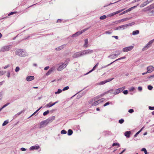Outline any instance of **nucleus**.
<instances>
[{
    "mask_svg": "<svg viewBox=\"0 0 154 154\" xmlns=\"http://www.w3.org/2000/svg\"><path fill=\"white\" fill-rule=\"evenodd\" d=\"M53 119H52V118H49L46 120L41 122L39 123V128H41L45 127L48 123L51 122Z\"/></svg>",
    "mask_w": 154,
    "mask_h": 154,
    "instance_id": "obj_1",
    "label": "nucleus"
},
{
    "mask_svg": "<svg viewBox=\"0 0 154 154\" xmlns=\"http://www.w3.org/2000/svg\"><path fill=\"white\" fill-rule=\"evenodd\" d=\"M113 89H111L110 90H109L106 92H104L103 93L100 95V96H97L94 97V98L92 100H97L99 98L102 97L105 94H108L109 93H110L111 94H113Z\"/></svg>",
    "mask_w": 154,
    "mask_h": 154,
    "instance_id": "obj_2",
    "label": "nucleus"
},
{
    "mask_svg": "<svg viewBox=\"0 0 154 154\" xmlns=\"http://www.w3.org/2000/svg\"><path fill=\"white\" fill-rule=\"evenodd\" d=\"M16 54L21 57H25L28 55V54L25 51L20 49L16 51Z\"/></svg>",
    "mask_w": 154,
    "mask_h": 154,
    "instance_id": "obj_3",
    "label": "nucleus"
},
{
    "mask_svg": "<svg viewBox=\"0 0 154 154\" xmlns=\"http://www.w3.org/2000/svg\"><path fill=\"white\" fill-rule=\"evenodd\" d=\"M93 98H92V100H91V101L93 103L92 104V106H95L97 105L99 103L102 102L104 101V99L103 98L101 99L98 100L97 101H96V100H97L98 99H97V100H92Z\"/></svg>",
    "mask_w": 154,
    "mask_h": 154,
    "instance_id": "obj_4",
    "label": "nucleus"
},
{
    "mask_svg": "<svg viewBox=\"0 0 154 154\" xmlns=\"http://www.w3.org/2000/svg\"><path fill=\"white\" fill-rule=\"evenodd\" d=\"M10 45L4 46L0 49V52H5L9 51L10 49Z\"/></svg>",
    "mask_w": 154,
    "mask_h": 154,
    "instance_id": "obj_5",
    "label": "nucleus"
},
{
    "mask_svg": "<svg viewBox=\"0 0 154 154\" xmlns=\"http://www.w3.org/2000/svg\"><path fill=\"white\" fill-rule=\"evenodd\" d=\"M125 88V87H123L116 89L113 92V94L115 95L119 94L122 92Z\"/></svg>",
    "mask_w": 154,
    "mask_h": 154,
    "instance_id": "obj_6",
    "label": "nucleus"
},
{
    "mask_svg": "<svg viewBox=\"0 0 154 154\" xmlns=\"http://www.w3.org/2000/svg\"><path fill=\"white\" fill-rule=\"evenodd\" d=\"M154 41V39L151 40L142 49V50L143 51H144L146 50L148 48H149V47H150V45Z\"/></svg>",
    "mask_w": 154,
    "mask_h": 154,
    "instance_id": "obj_7",
    "label": "nucleus"
},
{
    "mask_svg": "<svg viewBox=\"0 0 154 154\" xmlns=\"http://www.w3.org/2000/svg\"><path fill=\"white\" fill-rule=\"evenodd\" d=\"M82 56H83V55L82 54V51H81L74 54L73 55L72 57L74 58H76Z\"/></svg>",
    "mask_w": 154,
    "mask_h": 154,
    "instance_id": "obj_8",
    "label": "nucleus"
},
{
    "mask_svg": "<svg viewBox=\"0 0 154 154\" xmlns=\"http://www.w3.org/2000/svg\"><path fill=\"white\" fill-rule=\"evenodd\" d=\"M82 54L83 55L91 54L93 52V51L91 50H86L82 51Z\"/></svg>",
    "mask_w": 154,
    "mask_h": 154,
    "instance_id": "obj_9",
    "label": "nucleus"
},
{
    "mask_svg": "<svg viewBox=\"0 0 154 154\" xmlns=\"http://www.w3.org/2000/svg\"><path fill=\"white\" fill-rule=\"evenodd\" d=\"M133 47L132 46L125 47L123 49L122 51L123 52H127L132 50Z\"/></svg>",
    "mask_w": 154,
    "mask_h": 154,
    "instance_id": "obj_10",
    "label": "nucleus"
},
{
    "mask_svg": "<svg viewBox=\"0 0 154 154\" xmlns=\"http://www.w3.org/2000/svg\"><path fill=\"white\" fill-rule=\"evenodd\" d=\"M147 72L148 73H150L154 70V67L150 66H148L147 68Z\"/></svg>",
    "mask_w": 154,
    "mask_h": 154,
    "instance_id": "obj_11",
    "label": "nucleus"
},
{
    "mask_svg": "<svg viewBox=\"0 0 154 154\" xmlns=\"http://www.w3.org/2000/svg\"><path fill=\"white\" fill-rule=\"evenodd\" d=\"M66 66L64 63L62 64L61 65L59 66V67L57 68V69L58 71H61L64 69Z\"/></svg>",
    "mask_w": 154,
    "mask_h": 154,
    "instance_id": "obj_12",
    "label": "nucleus"
},
{
    "mask_svg": "<svg viewBox=\"0 0 154 154\" xmlns=\"http://www.w3.org/2000/svg\"><path fill=\"white\" fill-rule=\"evenodd\" d=\"M113 79H107V80H105L104 81H103L99 83L98 84L99 85H103V84H105V83H106V82H109L111 81Z\"/></svg>",
    "mask_w": 154,
    "mask_h": 154,
    "instance_id": "obj_13",
    "label": "nucleus"
},
{
    "mask_svg": "<svg viewBox=\"0 0 154 154\" xmlns=\"http://www.w3.org/2000/svg\"><path fill=\"white\" fill-rule=\"evenodd\" d=\"M130 19L129 18H126L116 21V23H118L120 22H123L129 20Z\"/></svg>",
    "mask_w": 154,
    "mask_h": 154,
    "instance_id": "obj_14",
    "label": "nucleus"
},
{
    "mask_svg": "<svg viewBox=\"0 0 154 154\" xmlns=\"http://www.w3.org/2000/svg\"><path fill=\"white\" fill-rule=\"evenodd\" d=\"M39 147H40L39 146H33L30 148L29 150H33L34 149H38Z\"/></svg>",
    "mask_w": 154,
    "mask_h": 154,
    "instance_id": "obj_15",
    "label": "nucleus"
},
{
    "mask_svg": "<svg viewBox=\"0 0 154 154\" xmlns=\"http://www.w3.org/2000/svg\"><path fill=\"white\" fill-rule=\"evenodd\" d=\"M34 79V77L33 76H27L26 78V80L27 81H30L33 80Z\"/></svg>",
    "mask_w": 154,
    "mask_h": 154,
    "instance_id": "obj_16",
    "label": "nucleus"
},
{
    "mask_svg": "<svg viewBox=\"0 0 154 154\" xmlns=\"http://www.w3.org/2000/svg\"><path fill=\"white\" fill-rule=\"evenodd\" d=\"M126 58V57L125 56H124L123 57H120V58H119L116 60H115L114 61H113V62L111 63H110V64H108V65H107L106 66H109L110 65H111V64H112L114 62H115V61H117L118 60H121L122 59H125Z\"/></svg>",
    "mask_w": 154,
    "mask_h": 154,
    "instance_id": "obj_17",
    "label": "nucleus"
},
{
    "mask_svg": "<svg viewBox=\"0 0 154 154\" xmlns=\"http://www.w3.org/2000/svg\"><path fill=\"white\" fill-rule=\"evenodd\" d=\"M131 133L130 131H127L125 133V135L127 138H128L130 137V135Z\"/></svg>",
    "mask_w": 154,
    "mask_h": 154,
    "instance_id": "obj_18",
    "label": "nucleus"
},
{
    "mask_svg": "<svg viewBox=\"0 0 154 154\" xmlns=\"http://www.w3.org/2000/svg\"><path fill=\"white\" fill-rule=\"evenodd\" d=\"M135 24V23L134 22H132L131 23L124 25V26L125 27V29H126L127 27L131 26L133 25H134Z\"/></svg>",
    "mask_w": 154,
    "mask_h": 154,
    "instance_id": "obj_19",
    "label": "nucleus"
},
{
    "mask_svg": "<svg viewBox=\"0 0 154 154\" xmlns=\"http://www.w3.org/2000/svg\"><path fill=\"white\" fill-rule=\"evenodd\" d=\"M99 65V63H97L96 64V65L93 67V69L90 71L89 72H88L87 73H86V74H85V75H87L89 73L92 72V71H93V70H94Z\"/></svg>",
    "mask_w": 154,
    "mask_h": 154,
    "instance_id": "obj_20",
    "label": "nucleus"
},
{
    "mask_svg": "<svg viewBox=\"0 0 154 154\" xmlns=\"http://www.w3.org/2000/svg\"><path fill=\"white\" fill-rule=\"evenodd\" d=\"M82 34V32H80V31H79L77 32L76 33H75L74 34H73L72 37H76L77 36L80 35L81 34Z\"/></svg>",
    "mask_w": 154,
    "mask_h": 154,
    "instance_id": "obj_21",
    "label": "nucleus"
},
{
    "mask_svg": "<svg viewBox=\"0 0 154 154\" xmlns=\"http://www.w3.org/2000/svg\"><path fill=\"white\" fill-rule=\"evenodd\" d=\"M125 29L124 25L119 26L117 27H116L115 30H121V29Z\"/></svg>",
    "mask_w": 154,
    "mask_h": 154,
    "instance_id": "obj_22",
    "label": "nucleus"
},
{
    "mask_svg": "<svg viewBox=\"0 0 154 154\" xmlns=\"http://www.w3.org/2000/svg\"><path fill=\"white\" fill-rule=\"evenodd\" d=\"M116 57H117L115 54H111L108 56V57L111 59H115Z\"/></svg>",
    "mask_w": 154,
    "mask_h": 154,
    "instance_id": "obj_23",
    "label": "nucleus"
},
{
    "mask_svg": "<svg viewBox=\"0 0 154 154\" xmlns=\"http://www.w3.org/2000/svg\"><path fill=\"white\" fill-rule=\"evenodd\" d=\"M66 46L65 45H63L62 46H61L60 47H59L58 48H56V50L57 51H59L61 49H62L65 46Z\"/></svg>",
    "mask_w": 154,
    "mask_h": 154,
    "instance_id": "obj_24",
    "label": "nucleus"
},
{
    "mask_svg": "<svg viewBox=\"0 0 154 154\" xmlns=\"http://www.w3.org/2000/svg\"><path fill=\"white\" fill-rule=\"evenodd\" d=\"M88 39H87L85 40V44L84 45V47H87L88 46Z\"/></svg>",
    "mask_w": 154,
    "mask_h": 154,
    "instance_id": "obj_25",
    "label": "nucleus"
},
{
    "mask_svg": "<svg viewBox=\"0 0 154 154\" xmlns=\"http://www.w3.org/2000/svg\"><path fill=\"white\" fill-rule=\"evenodd\" d=\"M139 33V31L138 30H136L133 31L132 34L134 35L138 34Z\"/></svg>",
    "mask_w": 154,
    "mask_h": 154,
    "instance_id": "obj_26",
    "label": "nucleus"
},
{
    "mask_svg": "<svg viewBox=\"0 0 154 154\" xmlns=\"http://www.w3.org/2000/svg\"><path fill=\"white\" fill-rule=\"evenodd\" d=\"M115 54L116 56L117 57L118 55H119L121 53V52L120 51H116L115 52Z\"/></svg>",
    "mask_w": 154,
    "mask_h": 154,
    "instance_id": "obj_27",
    "label": "nucleus"
},
{
    "mask_svg": "<svg viewBox=\"0 0 154 154\" xmlns=\"http://www.w3.org/2000/svg\"><path fill=\"white\" fill-rule=\"evenodd\" d=\"M73 133V131L71 129H69L68 131V134L69 135H71Z\"/></svg>",
    "mask_w": 154,
    "mask_h": 154,
    "instance_id": "obj_28",
    "label": "nucleus"
},
{
    "mask_svg": "<svg viewBox=\"0 0 154 154\" xmlns=\"http://www.w3.org/2000/svg\"><path fill=\"white\" fill-rule=\"evenodd\" d=\"M144 128V127H142V128L138 132H137L134 135V137H136L138 134L142 131L143 129Z\"/></svg>",
    "mask_w": 154,
    "mask_h": 154,
    "instance_id": "obj_29",
    "label": "nucleus"
},
{
    "mask_svg": "<svg viewBox=\"0 0 154 154\" xmlns=\"http://www.w3.org/2000/svg\"><path fill=\"white\" fill-rule=\"evenodd\" d=\"M107 17V16L105 15H103L100 17V19L101 20H103L105 19Z\"/></svg>",
    "mask_w": 154,
    "mask_h": 154,
    "instance_id": "obj_30",
    "label": "nucleus"
},
{
    "mask_svg": "<svg viewBox=\"0 0 154 154\" xmlns=\"http://www.w3.org/2000/svg\"><path fill=\"white\" fill-rule=\"evenodd\" d=\"M149 3V2L148 1H146V2H144L143 3V5H141V7H143L144 6H145L147 4H148Z\"/></svg>",
    "mask_w": 154,
    "mask_h": 154,
    "instance_id": "obj_31",
    "label": "nucleus"
},
{
    "mask_svg": "<svg viewBox=\"0 0 154 154\" xmlns=\"http://www.w3.org/2000/svg\"><path fill=\"white\" fill-rule=\"evenodd\" d=\"M70 60L69 59H66V60L65 61L64 63V64H66V66H67L68 63L69 62Z\"/></svg>",
    "mask_w": 154,
    "mask_h": 154,
    "instance_id": "obj_32",
    "label": "nucleus"
},
{
    "mask_svg": "<svg viewBox=\"0 0 154 154\" xmlns=\"http://www.w3.org/2000/svg\"><path fill=\"white\" fill-rule=\"evenodd\" d=\"M137 7L136 6H134L133 7H131L129 9H128L127 10V12H128L130 11H131L134 8H135Z\"/></svg>",
    "mask_w": 154,
    "mask_h": 154,
    "instance_id": "obj_33",
    "label": "nucleus"
},
{
    "mask_svg": "<svg viewBox=\"0 0 154 154\" xmlns=\"http://www.w3.org/2000/svg\"><path fill=\"white\" fill-rule=\"evenodd\" d=\"M24 112V111L22 110V111L19 112L18 113H17V114H16L15 115V116H16V117H17L18 116H19V115L21 114L23 112Z\"/></svg>",
    "mask_w": 154,
    "mask_h": 154,
    "instance_id": "obj_34",
    "label": "nucleus"
},
{
    "mask_svg": "<svg viewBox=\"0 0 154 154\" xmlns=\"http://www.w3.org/2000/svg\"><path fill=\"white\" fill-rule=\"evenodd\" d=\"M55 69V67H53L51 68L49 70L51 73L53 72Z\"/></svg>",
    "mask_w": 154,
    "mask_h": 154,
    "instance_id": "obj_35",
    "label": "nucleus"
},
{
    "mask_svg": "<svg viewBox=\"0 0 154 154\" xmlns=\"http://www.w3.org/2000/svg\"><path fill=\"white\" fill-rule=\"evenodd\" d=\"M63 90L60 89H58L57 91L55 92L56 94H59L62 92Z\"/></svg>",
    "mask_w": 154,
    "mask_h": 154,
    "instance_id": "obj_36",
    "label": "nucleus"
},
{
    "mask_svg": "<svg viewBox=\"0 0 154 154\" xmlns=\"http://www.w3.org/2000/svg\"><path fill=\"white\" fill-rule=\"evenodd\" d=\"M52 106V105H51V103H50L48 104H47L45 106L46 107H50Z\"/></svg>",
    "mask_w": 154,
    "mask_h": 154,
    "instance_id": "obj_37",
    "label": "nucleus"
},
{
    "mask_svg": "<svg viewBox=\"0 0 154 154\" xmlns=\"http://www.w3.org/2000/svg\"><path fill=\"white\" fill-rule=\"evenodd\" d=\"M141 151H142L144 152L145 154H147V152L145 148H143L141 149Z\"/></svg>",
    "mask_w": 154,
    "mask_h": 154,
    "instance_id": "obj_38",
    "label": "nucleus"
},
{
    "mask_svg": "<svg viewBox=\"0 0 154 154\" xmlns=\"http://www.w3.org/2000/svg\"><path fill=\"white\" fill-rule=\"evenodd\" d=\"M49 113V110H48L46 111H45L43 113V115L44 116H45L47 115V114H48Z\"/></svg>",
    "mask_w": 154,
    "mask_h": 154,
    "instance_id": "obj_39",
    "label": "nucleus"
},
{
    "mask_svg": "<svg viewBox=\"0 0 154 154\" xmlns=\"http://www.w3.org/2000/svg\"><path fill=\"white\" fill-rule=\"evenodd\" d=\"M8 123V122L5 121L2 124V126H4L7 125Z\"/></svg>",
    "mask_w": 154,
    "mask_h": 154,
    "instance_id": "obj_40",
    "label": "nucleus"
},
{
    "mask_svg": "<svg viewBox=\"0 0 154 154\" xmlns=\"http://www.w3.org/2000/svg\"><path fill=\"white\" fill-rule=\"evenodd\" d=\"M42 108V106L41 107L39 108L35 112L32 114L30 117H31L34 115H35L40 109Z\"/></svg>",
    "mask_w": 154,
    "mask_h": 154,
    "instance_id": "obj_41",
    "label": "nucleus"
},
{
    "mask_svg": "<svg viewBox=\"0 0 154 154\" xmlns=\"http://www.w3.org/2000/svg\"><path fill=\"white\" fill-rule=\"evenodd\" d=\"M69 89V87L67 86H66V87H64L63 89L62 90H63V91H65L66 90H68Z\"/></svg>",
    "mask_w": 154,
    "mask_h": 154,
    "instance_id": "obj_42",
    "label": "nucleus"
},
{
    "mask_svg": "<svg viewBox=\"0 0 154 154\" xmlns=\"http://www.w3.org/2000/svg\"><path fill=\"white\" fill-rule=\"evenodd\" d=\"M10 103H7L6 104H5V105H4L2 107V109H3L5 107L7 106H8L9 104Z\"/></svg>",
    "mask_w": 154,
    "mask_h": 154,
    "instance_id": "obj_43",
    "label": "nucleus"
},
{
    "mask_svg": "<svg viewBox=\"0 0 154 154\" xmlns=\"http://www.w3.org/2000/svg\"><path fill=\"white\" fill-rule=\"evenodd\" d=\"M20 68L18 66H17L16 68L15 71L16 72H18L20 70Z\"/></svg>",
    "mask_w": 154,
    "mask_h": 154,
    "instance_id": "obj_44",
    "label": "nucleus"
},
{
    "mask_svg": "<svg viewBox=\"0 0 154 154\" xmlns=\"http://www.w3.org/2000/svg\"><path fill=\"white\" fill-rule=\"evenodd\" d=\"M66 131L64 130H62L61 131V133L62 134H66Z\"/></svg>",
    "mask_w": 154,
    "mask_h": 154,
    "instance_id": "obj_45",
    "label": "nucleus"
},
{
    "mask_svg": "<svg viewBox=\"0 0 154 154\" xmlns=\"http://www.w3.org/2000/svg\"><path fill=\"white\" fill-rule=\"evenodd\" d=\"M152 88H153V87L151 85H149L148 86V89L150 90H152Z\"/></svg>",
    "mask_w": 154,
    "mask_h": 154,
    "instance_id": "obj_46",
    "label": "nucleus"
},
{
    "mask_svg": "<svg viewBox=\"0 0 154 154\" xmlns=\"http://www.w3.org/2000/svg\"><path fill=\"white\" fill-rule=\"evenodd\" d=\"M118 14V13L117 11H116L115 12H113V13H111L112 16H114L115 15H116V14Z\"/></svg>",
    "mask_w": 154,
    "mask_h": 154,
    "instance_id": "obj_47",
    "label": "nucleus"
},
{
    "mask_svg": "<svg viewBox=\"0 0 154 154\" xmlns=\"http://www.w3.org/2000/svg\"><path fill=\"white\" fill-rule=\"evenodd\" d=\"M117 145L118 146H120L119 144V143H113V144L112 145V146H117Z\"/></svg>",
    "mask_w": 154,
    "mask_h": 154,
    "instance_id": "obj_48",
    "label": "nucleus"
},
{
    "mask_svg": "<svg viewBox=\"0 0 154 154\" xmlns=\"http://www.w3.org/2000/svg\"><path fill=\"white\" fill-rule=\"evenodd\" d=\"M124 120L123 119H121L119 121V122L120 124H122L124 122Z\"/></svg>",
    "mask_w": 154,
    "mask_h": 154,
    "instance_id": "obj_49",
    "label": "nucleus"
},
{
    "mask_svg": "<svg viewBox=\"0 0 154 154\" xmlns=\"http://www.w3.org/2000/svg\"><path fill=\"white\" fill-rule=\"evenodd\" d=\"M89 29V28L81 30V31H80V32H82V33L83 32H84L85 31H86L87 30H88Z\"/></svg>",
    "mask_w": 154,
    "mask_h": 154,
    "instance_id": "obj_50",
    "label": "nucleus"
},
{
    "mask_svg": "<svg viewBox=\"0 0 154 154\" xmlns=\"http://www.w3.org/2000/svg\"><path fill=\"white\" fill-rule=\"evenodd\" d=\"M5 72H4L3 71H0V76L3 75Z\"/></svg>",
    "mask_w": 154,
    "mask_h": 154,
    "instance_id": "obj_51",
    "label": "nucleus"
},
{
    "mask_svg": "<svg viewBox=\"0 0 154 154\" xmlns=\"http://www.w3.org/2000/svg\"><path fill=\"white\" fill-rule=\"evenodd\" d=\"M128 12H127V10H126L125 11H124L122 13H121L120 14H119L120 15H122L123 14H125V13H127Z\"/></svg>",
    "mask_w": 154,
    "mask_h": 154,
    "instance_id": "obj_52",
    "label": "nucleus"
},
{
    "mask_svg": "<svg viewBox=\"0 0 154 154\" xmlns=\"http://www.w3.org/2000/svg\"><path fill=\"white\" fill-rule=\"evenodd\" d=\"M149 108L150 110H154V106L152 107L149 106Z\"/></svg>",
    "mask_w": 154,
    "mask_h": 154,
    "instance_id": "obj_53",
    "label": "nucleus"
},
{
    "mask_svg": "<svg viewBox=\"0 0 154 154\" xmlns=\"http://www.w3.org/2000/svg\"><path fill=\"white\" fill-rule=\"evenodd\" d=\"M134 89H135L134 88V87H131V88H130L129 91H133L134 90Z\"/></svg>",
    "mask_w": 154,
    "mask_h": 154,
    "instance_id": "obj_54",
    "label": "nucleus"
},
{
    "mask_svg": "<svg viewBox=\"0 0 154 154\" xmlns=\"http://www.w3.org/2000/svg\"><path fill=\"white\" fill-rule=\"evenodd\" d=\"M110 104L109 102H108L107 103H105L104 105V106H105L108 105H109Z\"/></svg>",
    "mask_w": 154,
    "mask_h": 154,
    "instance_id": "obj_55",
    "label": "nucleus"
},
{
    "mask_svg": "<svg viewBox=\"0 0 154 154\" xmlns=\"http://www.w3.org/2000/svg\"><path fill=\"white\" fill-rule=\"evenodd\" d=\"M123 93L125 94H127L128 93V91L127 90H125L123 91Z\"/></svg>",
    "mask_w": 154,
    "mask_h": 154,
    "instance_id": "obj_56",
    "label": "nucleus"
},
{
    "mask_svg": "<svg viewBox=\"0 0 154 154\" xmlns=\"http://www.w3.org/2000/svg\"><path fill=\"white\" fill-rule=\"evenodd\" d=\"M128 112L130 113H132L134 112V110L133 109H130L129 110Z\"/></svg>",
    "mask_w": 154,
    "mask_h": 154,
    "instance_id": "obj_57",
    "label": "nucleus"
},
{
    "mask_svg": "<svg viewBox=\"0 0 154 154\" xmlns=\"http://www.w3.org/2000/svg\"><path fill=\"white\" fill-rule=\"evenodd\" d=\"M51 73L49 70L48 72L46 73V75L48 76Z\"/></svg>",
    "mask_w": 154,
    "mask_h": 154,
    "instance_id": "obj_58",
    "label": "nucleus"
},
{
    "mask_svg": "<svg viewBox=\"0 0 154 154\" xmlns=\"http://www.w3.org/2000/svg\"><path fill=\"white\" fill-rule=\"evenodd\" d=\"M142 87H138V90L139 91H141L142 90Z\"/></svg>",
    "mask_w": 154,
    "mask_h": 154,
    "instance_id": "obj_59",
    "label": "nucleus"
},
{
    "mask_svg": "<svg viewBox=\"0 0 154 154\" xmlns=\"http://www.w3.org/2000/svg\"><path fill=\"white\" fill-rule=\"evenodd\" d=\"M9 66H10V65L9 64H8V65H6V66H5L4 67H3V68L4 69H6L8 68Z\"/></svg>",
    "mask_w": 154,
    "mask_h": 154,
    "instance_id": "obj_60",
    "label": "nucleus"
},
{
    "mask_svg": "<svg viewBox=\"0 0 154 154\" xmlns=\"http://www.w3.org/2000/svg\"><path fill=\"white\" fill-rule=\"evenodd\" d=\"M7 76L8 78L10 77V73L9 72H8L7 73Z\"/></svg>",
    "mask_w": 154,
    "mask_h": 154,
    "instance_id": "obj_61",
    "label": "nucleus"
},
{
    "mask_svg": "<svg viewBox=\"0 0 154 154\" xmlns=\"http://www.w3.org/2000/svg\"><path fill=\"white\" fill-rule=\"evenodd\" d=\"M124 9H123L121 10H119V11H117L118 13H119L121 12L122 11H124Z\"/></svg>",
    "mask_w": 154,
    "mask_h": 154,
    "instance_id": "obj_62",
    "label": "nucleus"
},
{
    "mask_svg": "<svg viewBox=\"0 0 154 154\" xmlns=\"http://www.w3.org/2000/svg\"><path fill=\"white\" fill-rule=\"evenodd\" d=\"M111 33V32L109 31H107L105 32V33L107 34H110Z\"/></svg>",
    "mask_w": 154,
    "mask_h": 154,
    "instance_id": "obj_63",
    "label": "nucleus"
},
{
    "mask_svg": "<svg viewBox=\"0 0 154 154\" xmlns=\"http://www.w3.org/2000/svg\"><path fill=\"white\" fill-rule=\"evenodd\" d=\"M20 149H21V150L22 151H25L26 150V149H25L24 148H23V147L21 148Z\"/></svg>",
    "mask_w": 154,
    "mask_h": 154,
    "instance_id": "obj_64",
    "label": "nucleus"
}]
</instances>
